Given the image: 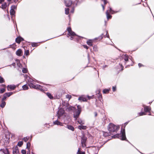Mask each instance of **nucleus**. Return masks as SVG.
<instances>
[{
	"label": "nucleus",
	"mask_w": 154,
	"mask_h": 154,
	"mask_svg": "<svg viewBox=\"0 0 154 154\" xmlns=\"http://www.w3.org/2000/svg\"><path fill=\"white\" fill-rule=\"evenodd\" d=\"M144 110L145 112H149L151 110V108H150L149 107L147 106H144Z\"/></svg>",
	"instance_id": "15"
},
{
	"label": "nucleus",
	"mask_w": 154,
	"mask_h": 154,
	"mask_svg": "<svg viewBox=\"0 0 154 154\" xmlns=\"http://www.w3.org/2000/svg\"><path fill=\"white\" fill-rule=\"evenodd\" d=\"M110 13L112 14H113V11H112V9L111 8H109V11H107L106 12V15L108 19H111L112 17V16L110 15L109 14V13Z\"/></svg>",
	"instance_id": "8"
},
{
	"label": "nucleus",
	"mask_w": 154,
	"mask_h": 154,
	"mask_svg": "<svg viewBox=\"0 0 154 154\" xmlns=\"http://www.w3.org/2000/svg\"><path fill=\"white\" fill-rule=\"evenodd\" d=\"M66 98L68 99V100H69L71 98L72 96L71 95L67 94L66 95Z\"/></svg>",
	"instance_id": "31"
},
{
	"label": "nucleus",
	"mask_w": 154,
	"mask_h": 154,
	"mask_svg": "<svg viewBox=\"0 0 154 154\" xmlns=\"http://www.w3.org/2000/svg\"><path fill=\"white\" fill-rule=\"evenodd\" d=\"M23 38L21 37H18L16 38V42L19 44L21 41H23Z\"/></svg>",
	"instance_id": "14"
},
{
	"label": "nucleus",
	"mask_w": 154,
	"mask_h": 154,
	"mask_svg": "<svg viewBox=\"0 0 154 154\" xmlns=\"http://www.w3.org/2000/svg\"><path fill=\"white\" fill-rule=\"evenodd\" d=\"M3 152L4 154H9L8 149H4L3 150Z\"/></svg>",
	"instance_id": "25"
},
{
	"label": "nucleus",
	"mask_w": 154,
	"mask_h": 154,
	"mask_svg": "<svg viewBox=\"0 0 154 154\" xmlns=\"http://www.w3.org/2000/svg\"><path fill=\"white\" fill-rule=\"evenodd\" d=\"M21 153L22 154H26V151L25 150H22L21 151Z\"/></svg>",
	"instance_id": "45"
},
{
	"label": "nucleus",
	"mask_w": 154,
	"mask_h": 154,
	"mask_svg": "<svg viewBox=\"0 0 154 154\" xmlns=\"http://www.w3.org/2000/svg\"><path fill=\"white\" fill-rule=\"evenodd\" d=\"M77 109L75 112H74L73 114L74 117L76 119L79 117L81 112V107L80 105L77 106Z\"/></svg>",
	"instance_id": "5"
},
{
	"label": "nucleus",
	"mask_w": 154,
	"mask_h": 154,
	"mask_svg": "<svg viewBox=\"0 0 154 154\" xmlns=\"http://www.w3.org/2000/svg\"><path fill=\"white\" fill-rule=\"evenodd\" d=\"M102 6L103 7V10H104V6L103 5H102Z\"/></svg>",
	"instance_id": "56"
},
{
	"label": "nucleus",
	"mask_w": 154,
	"mask_h": 154,
	"mask_svg": "<svg viewBox=\"0 0 154 154\" xmlns=\"http://www.w3.org/2000/svg\"><path fill=\"white\" fill-rule=\"evenodd\" d=\"M54 125H59L61 126L63 125V124L62 122H61L58 120H56L54 122Z\"/></svg>",
	"instance_id": "17"
},
{
	"label": "nucleus",
	"mask_w": 154,
	"mask_h": 154,
	"mask_svg": "<svg viewBox=\"0 0 154 154\" xmlns=\"http://www.w3.org/2000/svg\"><path fill=\"white\" fill-rule=\"evenodd\" d=\"M19 152L18 148L17 147H15L13 149V153L14 154H17Z\"/></svg>",
	"instance_id": "16"
},
{
	"label": "nucleus",
	"mask_w": 154,
	"mask_h": 154,
	"mask_svg": "<svg viewBox=\"0 0 154 154\" xmlns=\"http://www.w3.org/2000/svg\"><path fill=\"white\" fill-rule=\"evenodd\" d=\"M110 89L109 88V89H104L103 90V93L104 94H106V93H108L109 91H110Z\"/></svg>",
	"instance_id": "27"
},
{
	"label": "nucleus",
	"mask_w": 154,
	"mask_h": 154,
	"mask_svg": "<svg viewBox=\"0 0 154 154\" xmlns=\"http://www.w3.org/2000/svg\"><path fill=\"white\" fill-rule=\"evenodd\" d=\"M57 113L58 118H60V117L62 116H65L66 115L64 110L62 108H60L59 109Z\"/></svg>",
	"instance_id": "6"
},
{
	"label": "nucleus",
	"mask_w": 154,
	"mask_h": 154,
	"mask_svg": "<svg viewBox=\"0 0 154 154\" xmlns=\"http://www.w3.org/2000/svg\"><path fill=\"white\" fill-rule=\"evenodd\" d=\"M114 138H118L122 140H125L126 139V137L125 134V131L124 129L121 130V133L119 134H116L112 136Z\"/></svg>",
	"instance_id": "3"
},
{
	"label": "nucleus",
	"mask_w": 154,
	"mask_h": 154,
	"mask_svg": "<svg viewBox=\"0 0 154 154\" xmlns=\"http://www.w3.org/2000/svg\"><path fill=\"white\" fill-rule=\"evenodd\" d=\"M78 128L80 130L82 129L85 130L86 129L87 127L84 125H79L78 126Z\"/></svg>",
	"instance_id": "20"
},
{
	"label": "nucleus",
	"mask_w": 154,
	"mask_h": 154,
	"mask_svg": "<svg viewBox=\"0 0 154 154\" xmlns=\"http://www.w3.org/2000/svg\"><path fill=\"white\" fill-rule=\"evenodd\" d=\"M77 122L80 125H84L85 124V122L81 119H79L77 120Z\"/></svg>",
	"instance_id": "21"
},
{
	"label": "nucleus",
	"mask_w": 154,
	"mask_h": 154,
	"mask_svg": "<svg viewBox=\"0 0 154 154\" xmlns=\"http://www.w3.org/2000/svg\"><path fill=\"white\" fill-rule=\"evenodd\" d=\"M124 59L126 61H127L128 60V56L126 55H124Z\"/></svg>",
	"instance_id": "38"
},
{
	"label": "nucleus",
	"mask_w": 154,
	"mask_h": 154,
	"mask_svg": "<svg viewBox=\"0 0 154 154\" xmlns=\"http://www.w3.org/2000/svg\"><path fill=\"white\" fill-rule=\"evenodd\" d=\"M23 144V142L22 141H20L19 142L18 144H17V145L20 146V147L22 146V145Z\"/></svg>",
	"instance_id": "35"
},
{
	"label": "nucleus",
	"mask_w": 154,
	"mask_h": 154,
	"mask_svg": "<svg viewBox=\"0 0 154 154\" xmlns=\"http://www.w3.org/2000/svg\"><path fill=\"white\" fill-rule=\"evenodd\" d=\"M142 65V64L140 63H139L138 64V66L140 67Z\"/></svg>",
	"instance_id": "55"
},
{
	"label": "nucleus",
	"mask_w": 154,
	"mask_h": 154,
	"mask_svg": "<svg viewBox=\"0 0 154 154\" xmlns=\"http://www.w3.org/2000/svg\"><path fill=\"white\" fill-rule=\"evenodd\" d=\"M69 9L68 8H65V13L66 14H68L69 13Z\"/></svg>",
	"instance_id": "32"
},
{
	"label": "nucleus",
	"mask_w": 154,
	"mask_h": 154,
	"mask_svg": "<svg viewBox=\"0 0 154 154\" xmlns=\"http://www.w3.org/2000/svg\"><path fill=\"white\" fill-rule=\"evenodd\" d=\"M95 39H97V38H95Z\"/></svg>",
	"instance_id": "61"
},
{
	"label": "nucleus",
	"mask_w": 154,
	"mask_h": 154,
	"mask_svg": "<svg viewBox=\"0 0 154 154\" xmlns=\"http://www.w3.org/2000/svg\"><path fill=\"white\" fill-rule=\"evenodd\" d=\"M112 90L113 91H115L116 90V86H113L112 88Z\"/></svg>",
	"instance_id": "48"
},
{
	"label": "nucleus",
	"mask_w": 154,
	"mask_h": 154,
	"mask_svg": "<svg viewBox=\"0 0 154 154\" xmlns=\"http://www.w3.org/2000/svg\"><path fill=\"white\" fill-rule=\"evenodd\" d=\"M16 8V7L15 6H12L11 7V9L10 11V14L11 15H14L15 12L14 9Z\"/></svg>",
	"instance_id": "10"
},
{
	"label": "nucleus",
	"mask_w": 154,
	"mask_h": 154,
	"mask_svg": "<svg viewBox=\"0 0 154 154\" xmlns=\"http://www.w3.org/2000/svg\"><path fill=\"white\" fill-rule=\"evenodd\" d=\"M5 0H0V4H1Z\"/></svg>",
	"instance_id": "54"
},
{
	"label": "nucleus",
	"mask_w": 154,
	"mask_h": 154,
	"mask_svg": "<svg viewBox=\"0 0 154 154\" xmlns=\"http://www.w3.org/2000/svg\"><path fill=\"white\" fill-rule=\"evenodd\" d=\"M28 139H29V137H24L23 139L24 141H25V142H26L28 140Z\"/></svg>",
	"instance_id": "40"
},
{
	"label": "nucleus",
	"mask_w": 154,
	"mask_h": 154,
	"mask_svg": "<svg viewBox=\"0 0 154 154\" xmlns=\"http://www.w3.org/2000/svg\"><path fill=\"white\" fill-rule=\"evenodd\" d=\"M6 98H7V96H6V95H5V94H4L3 95V98L2 99V101H4V100H5L6 99Z\"/></svg>",
	"instance_id": "43"
},
{
	"label": "nucleus",
	"mask_w": 154,
	"mask_h": 154,
	"mask_svg": "<svg viewBox=\"0 0 154 154\" xmlns=\"http://www.w3.org/2000/svg\"><path fill=\"white\" fill-rule=\"evenodd\" d=\"M16 87L15 85H8L7 87L8 90L9 91V89L12 90L14 89Z\"/></svg>",
	"instance_id": "12"
},
{
	"label": "nucleus",
	"mask_w": 154,
	"mask_h": 154,
	"mask_svg": "<svg viewBox=\"0 0 154 154\" xmlns=\"http://www.w3.org/2000/svg\"><path fill=\"white\" fill-rule=\"evenodd\" d=\"M67 30L69 33V35L71 36L70 38V39L72 40L73 39L72 36L76 35V34L74 33V32L72 31L71 28L70 27L68 28L67 29Z\"/></svg>",
	"instance_id": "7"
},
{
	"label": "nucleus",
	"mask_w": 154,
	"mask_h": 154,
	"mask_svg": "<svg viewBox=\"0 0 154 154\" xmlns=\"http://www.w3.org/2000/svg\"><path fill=\"white\" fill-rule=\"evenodd\" d=\"M7 7V5L6 3L2 4L1 6L0 5V8H1L3 9H5Z\"/></svg>",
	"instance_id": "19"
},
{
	"label": "nucleus",
	"mask_w": 154,
	"mask_h": 154,
	"mask_svg": "<svg viewBox=\"0 0 154 154\" xmlns=\"http://www.w3.org/2000/svg\"><path fill=\"white\" fill-rule=\"evenodd\" d=\"M108 33V32L107 31H106V37H107V38H109V35L107 34Z\"/></svg>",
	"instance_id": "53"
},
{
	"label": "nucleus",
	"mask_w": 154,
	"mask_h": 154,
	"mask_svg": "<svg viewBox=\"0 0 154 154\" xmlns=\"http://www.w3.org/2000/svg\"><path fill=\"white\" fill-rule=\"evenodd\" d=\"M108 129L110 132L116 131L119 128V126H116L113 124H110L108 126Z\"/></svg>",
	"instance_id": "4"
},
{
	"label": "nucleus",
	"mask_w": 154,
	"mask_h": 154,
	"mask_svg": "<svg viewBox=\"0 0 154 154\" xmlns=\"http://www.w3.org/2000/svg\"><path fill=\"white\" fill-rule=\"evenodd\" d=\"M11 0H8V1H11Z\"/></svg>",
	"instance_id": "60"
},
{
	"label": "nucleus",
	"mask_w": 154,
	"mask_h": 154,
	"mask_svg": "<svg viewBox=\"0 0 154 154\" xmlns=\"http://www.w3.org/2000/svg\"><path fill=\"white\" fill-rule=\"evenodd\" d=\"M97 116V114L96 113H95V116Z\"/></svg>",
	"instance_id": "58"
},
{
	"label": "nucleus",
	"mask_w": 154,
	"mask_h": 154,
	"mask_svg": "<svg viewBox=\"0 0 154 154\" xmlns=\"http://www.w3.org/2000/svg\"><path fill=\"white\" fill-rule=\"evenodd\" d=\"M93 96H92L91 97L89 96H87V97L88 98V99H90L91 98H93Z\"/></svg>",
	"instance_id": "51"
},
{
	"label": "nucleus",
	"mask_w": 154,
	"mask_h": 154,
	"mask_svg": "<svg viewBox=\"0 0 154 154\" xmlns=\"http://www.w3.org/2000/svg\"><path fill=\"white\" fill-rule=\"evenodd\" d=\"M5 81L4 79L1 76H0V83H2L4 82Z\"/></svg>",
	"instance_id": "33"
},
{
	"label": "nucleus",
	"mask_w": 154,
	"mask_h": 154,
	"mask_svg": "<svg viewBox=\"0 0 154 154\" xmlns=\"http://www.w3.org/2000/svg\"><path fill=\"white\" fill-rule=\"evenodd\" d=\"M30 146V144L29 143H27L26 145V148L28 149H29V148Z\"/></svg>",
	"instance_id": "42"
},
{
	"label": "nucleus",
	"mask_w": 154,
	"mask_h": 154,
	"mask_svg": "<svg viewBox=\"0 0 154 154\" xmlns=\"http://www.w3.org/2000/svg\"><path fill=\"white\" fill-rule=\"evenodd\" d=\"M2 86H3L4 87H5V85H2Z\"/></svg>",
	"instance_id": "57"
},
{
	"label": "nucleus",
	"mask_w": 154,
	"mask_h": 154,
	"mask_svg": "<svg viewBox=\"0 0 154 154\" xmlns=\"http://www.w3.org/2000/svg\"><path fill=\"white\" fill-rule=\"evenodd\" d=\"M83 46L85 48L87 49H88V46H87L86 45H83Z\"/></svg>",
	"instance_id": "49"
},
{
	"label": "nucleus",
	"mask_w": 154,
	"mask_h": 154,
	"mask_svg": "<svg viewBox=\"0 0 154 154\" xmlns=\"http://www.w3.org/2000/svg\"><path fill=\"white\" fill-rule=\"evenodd\" d=\"M13 93L12 92H10L9 93H5V95H6L7 97H9L11 95L13 94Z\"/></svg>",
	"instance_id": "24"
},
{
	"label": "nucleus",
	"mask_w": 154,
	"mask_h": 154,
	"mask_svg": "<svg viewBox=\"0 0 154 154\" xmlns=\"http://www.w3.org/2000/svg\"><path fill=\"white\" fill-rule=\"evenodd\" d=\"M97 94H99L100 93V90H98L96 91Z\"/></svg>",
	"instance_id": "50"
},
{
	"label": "nucleus",
	"mask_w": 154,
	"mask_h": 154,
	"mask_svg": "<svg viewBox=\"0 0 154 154\" xmlns=\"http://www.w3.org/2000/svg\"><path fill=\"white\" fill-rule=\"evenodd\" d=\"M67 128L70 130H71L72 131H73L74 130V127L70 125H67Z\"/></svg>",
	"instance_id": "23"
},
{
	"label": "nucleus",
	"mask_w": 154,
	"mask_h": 154,
	"mask_svg": "<svg viewBox=\"0 0 154 154\" xmlns=\"http://www.w3.org/2000/svg\"><path fill=\"white\" fill-rule=\"evenodd\" d=\"M92 42H93V41L91 40H89L87 42V44L90 46H92V45H93Z\"/></svg>",
	"instance_id": "22"
},
{
	"label": "nucleus",
	"mask_w": 154,
	"mask_h": 154,
	"mask_svg": "<svg viewBox=\"0 0 154 154\" xmlns=\"http://www.w3.org/2000/svg\"><path fill=\"white\" fill-rule=\"evenodd\" d=\"M22 88L23 89L25 90H27L29 88L28 86L26 85H23L22 86Z\"/></svg>",
	"instance_id": "28"
},
{
	"label": "nucleus",
	"mask_w": 154,
	"mask_h": 154,
	"mask_svg": "<svg viewBox=\"0 0 154 154\" xmlns=\"http://www.w3.org/2000/svg\"><path fill=\"white\" fill-rule=\"evenodd\" d=\"M146 114L145 112H141L138 113V115L139 116H141L143 115H145Z\"/></svg>",
	"instance_id": "39"
},
{
	"label": "nucleus",
	"mask_w": 154,
	"mask_h": 154,
	"mask_svg": "<svg viewBox=\"0 0 154 154\" xmlns=\"http://www.w3.org/2000/svg\"><path fill=\"white\" fill-rule=\"evenodd\" d=\"M103 34H102L100 36L98 37L99 39H101L103 38Z\"/></svg>",
	"instance_id": "46"
},
{
	"label": "nucleus",
	"mask_w": 154,
	"mask_h": 154,
	"mask_svg": "<svg viewBox=\"0 0 154 154\" xmlns=\"http://www.w3.org/2000/svg\"><path fill=\"white\" fill-rule=\"evenodd\" d=\"M26 79L28 80V83L30 88L38 89L42 91L46 90V89H45V87L44 86H42L39 85H35L33 84L34 81L29 77H27Z\"/></svg>",
	"instance_id": "1"
},
{
	"label": "nucleus",
	"mask_w": 154,
	"mask_h": 154,
	"mask_svg": "<svg viewBox=\"0 0 154 154\" xmlns=\"http://www.w3.org/2000/svg\"><path fill=\"white\" fill-rule=\"evenodd\" d=\"M74 11V8H72V10L70 11V12L72 13H73Z\"/></svg>",
	"instance_id": "52"
},
{
	"label": "nucleus",
	"mask_w": 154,
	"mask_h": 154,
	"mask_svg": "<svg viewBox=\"0 0 154 154\" xmlns=\"http://www.w3.org/2000/svg\"><path fill=\"white\" fill-rule=\"evenodd\" d=\"M62 104L63 108L66 109L67 111H73L75 109V108L74 107L69 106L67 102L63 101L62 102Z\"/></svg>",
	"instance_id": "2"
},
{
	"label": "nucleus",
	"mask_w": 154,
	"mask_h": 154,
	"mask_svg": "<svg viewBox=\"0 0 154 154\" xmlns=\"http://www.w3.org/2000/svg\"><path fill=\"white\" fill-rule=\"evenodd\" d=\"M22 53V51L20 49H19L16 52V54L18 56H21Z\"/></svg>",
	"instance_id": "18"
},
{
	"label": "nucleus",
	"mask_w": 154,
	"mask_h": 154,
	"mask_svg": "<svg viewBox=\"0 0 154 154\" xmlns=\"http://www.w3.org/2000/svg\"><path fill=\"white\" fill-rule=\"evenodd\" d=\"M148 115H151V113H150V112H149V113L148 114Z\"/></svg>",
	"instance_id": "59"
},
{
	"label": "nucleus",
	"mask_w": 154,
	"mask_h": 154,
	"mask_svg": "<svg viewBox=\"0 0 154 154\" xmlns=\"http://www.w3.org/2000/svg\"><path fill=\"white\" fill-rule=\"evenodd\" d=\"M65 3L66 6L67 7L70 6L72 4V2L71 0L65 1Z\"/></svg>",
	"instance_id": "11"
},
{
	"label": "nucleus",
	"mask_w": 154,
	"mask_h": 154,
	"mask_svg": "<svg viewBox=\"0 0 154 154\" xmlns=\"http://www.w3.org/2000/svg\"><path fill=\"white\" fill-rule=\"evenodd\" d=\"M78 100H79L82 101H87L86 97L83 96L79 97L78 99Z\"/></svg>",
	"instance_id": "13"
},
{
	"label": "nucleus",
	"mask_w": 154,
	"mask_h": 154,
	"mask_svg": "<svg viewBox=\"0 0 154 154\" xmlns=\"http://www.w3.org/2000/svg\"><path fill=\"white\" fill-rule=\"evenodd\" d=\"M5 91V88H0V93L1 94L3 93Z\"/></svg>",
	"instance_id": "34"
},
{
	"label": "nucleus",
	"mask_w": 154,
	"mask_h": 154,
	"mask_svg": "<svg viewBox=\"0 0 154 154\" xmlns=\"http://www.w3.org/2000/svg\"><path fill=\"white\" fill-rule=\"evenodd\" d=\"M32 45L33 47H37L38 45V43H32Z\"/></svg>",
	"instance_id": "37"
},
{
	"label": "nucleus",
	"mask_w": 154,
	"mask_h": 154,
	"mask_svg": "<svg viewBox=\"0 0 154 154\" xmlns=\"http://www.w3.org/2000/svg\"><path fill=\"white\" fill-rule=\"evenodd\" d=\"M6 105L5 102L4 101H2V103L0 105V106L2 108H3L5 107Z\"/></svg>",
	"instance_id": "29"
},
{
	"label": "nucleus",
	"mask_w": 154,
	"mask_h": 154,
	"mask_svg": "<svg viewBox=\"0 0 154 154\" xmlns=\"http://www.w3.org/2000/svg\"><path fill=\"white\" fill-rule=\"evenodd\" d=\"M27 69L25 68H23L22 69V72L23 73H26L27 72Z\"/></svg>",
	"instance_id": "36"
},
{
	"label": "nucleus",
	"mask_w": 154,
	"mask_h": 154,
	"mask_svg": "<svg viewBox=\"0 0 154 154\" xmlns=\"http://www.w3.org/2000/svg\"><path fill=\"white\" fill-rule=\"evenodd\" d=\"M97 95L99 98H102V96L100 93L99 94H97Z\"/></svg>",
	"instance_id": "44"
},
{
	"label": "nucleus",
	"mask_w": 154,
	"mask_h": 154,
	"mask_svg": "<svg viewBox=\"0 0 154 154\" xmlns=\"http://www.w3.org/2000/svg\"><path fill=\"white\" fill-rule=\"evenodd\" d=\"M94 50L95 51H97V46H94L93 47Z\"/></svg>",
	"instance_id": "47"
},
{
	"label": "nucleus",
	"mask_w": 154,
	"mask_h": 154,
	"mask_svg": "<svg viewBox=\"0 0 154 154\" xmlns=\"http://www.w3.org/2000/svg\"><path fill=\"white\" fill-rule=\"evenodd\" d=\"M77 154H85V152H81L80 148H79L77 152Z\"/></svg>",
	"instance_id": "26"
},
{
	"label": "nucleus",
	"mask_w": 154,
	"mask_h": 154,
	"mask_svg": "<svg viewBox=\"0 0 154 154\" xmlns=\"http://www.w3.org/2000/svg\"><path fill=\"white\" fill-rule=\"evenodd\" d=\"M86 140V138L85 137H83L82 138L81 143L82 146L83 147H84L86 146V144H85Z\"/></svg>",
	"instance_id": "9"
},
{
	"label": "nucleus",
	"mask_w": 154,
	"mask_h": 154,
	"mask_svg": "<svg viewBox=\"0 0 154 154\" xmlns=\"http://www.w3.org/2000/svg\"><path fill=\"white\" fill-rule=\"evenodd\" d=\"M29 51L28 50H27L26 51H25V54L26 55H28L29 54Z\"/></svg>",
	"instance_id": "41"
},
{
	"label": "nucleus",
	"mask_w": 154,
	"mask_h": 154,
	"mask_svg": "<svg viewBox=\"0 0 154 154\" xmlns=\"http://www.w3.org/2000/svg\"><path fill=\"white\" fill-rule=\"evenodd\" d=\"M47 96L50 98V99H52L53 98V97L52 96L51 94L49 93H48L46 94Z\"/></svg>",
	"instance_id": "30"
}]
</instances>
